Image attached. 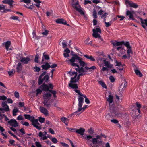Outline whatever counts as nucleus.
<instances>
[{
  "mask_svg": "<svg viewBox=\"0 0 147 147\" xmlns=\"http://www.w3.org/2000/svg\"><path fill=\"white\" fill-rule=\"evenodd\" d=\"M78 75V73H76L75 74L74 77H71V80L70 81L71 83H76L78 82V80H77V77Z\"/></svg>",
  "mask_w": 147,
  "mask_h": 147,
  "instance_id": "nucleus-22",
  "label": "nucleus"
},
{
  "mask_svg": "<svg viewBox=\"0 0 147 147\" xmlns=\"http://www.w3.org/2000/svg\"><path fill=\"white\" fill-rule=\"evenodd\" d=\"M61 120L63 122H65V121L67 120L69 121V119L65 117H62L61 118Z\"/></svg>",
  "mask_w": 147,
  "mask_h": 147,
  "instance_id": "nucleus-53",
  "label": "nucleus"
},
{
  "mask_svg": "<svg viewBox=\"0 0 147 147\" xmlns=\"http://www.w3.org/2000/svg\"><path fill=\"white\" fill-rule=\"evenodd\" d=\"M130 10L131 11L127 10L126 12V15L127 16H129V19L134 20V19L133 18V14L135 13L134 11H132L131 9Z\"/></svg>",
  "mask_w": 147,
  "mask_h": 147,
  "instance_id": "nucleus-17",
  "label": "nucleus"
},
{
  "mask_svg": "<svg viewBox=\"0 0 147 147\" xmlns=\"http://www.w3.org/2000/svg\"><path fill=\"white\" fill-rule=\"evenodd\" d=\"M55 22L57 24H62L65 25H67L68 26H69V24H67V22L63 19H58L56 20Z\"/></svg>",
  "mask_w": 147,
  "mask_h": 147,
  "instance_id": "nucleus-13",
  "label": "nucleus"
},
{
  "mask_svg": "<svg viewBox=\"0 0 147 147\" xmlns=\"http://www.w3.org/2000/svg\"><path fill=\"white\" fill-rule=\"evenodd\" d=\"M30 60V59L28 56H27L26 57H24L20 59V62L22 63L23 64H27L28 63L29 61Z\"/></svg>",
  "mask_w": 147,
  "mask_h": 147,
  "instance_id": "nucleus-16",
  "label": "nucleus"
},
{
  "mask_svg": "<svg viewBox=\"0 0 147 147\" xmlns=\"http://www.w3.org/2000/svg\"><path fill=\"white\" fill-rule=\"evenodd\" d=\"M95 32L98 33L99 32L100 34L101 33V29L98 28H96V29H95Z\"/></svg>",
  "mask_w": 147,
  "mask_h": 147,
  "instance_id": "nucleus-49",
  "label": "nucleus"
},
{
  "mask_svg": "<svg viewBox=\"0 0 147 147\" xmlns=\"http://www.w3.org/2000/svg\"><path fill=\"white\" fill-rule=\"evenodd\" d=\"M110 111L112 115H117L118 114V112L116 108L114 107L113 105L110 106Z\"/></svg>",
  "mask_w": 147,
  "mask_h": 147,
  "instance_id": "nucleus-9",
  "label": "nucleus"
},
{
  "mask_svg": "<svg viewBox=\"0 0 147 147\" xmlns=\"http://www.w3.org/2000/svg\"><path fill=\"white\" fill-rule=\"evenodd\" d=\"M8 123L11 126L15 127H18L19 125L17 121L15 119H11L8 121Z\"/></svg>",
  "mask_w": 147,
  "mask_h": 147,
  "instance_id": "nucleus-10",
  "label": "nucleus"
},
{
  "mask_svg": "<svg viewBox=\"0 0 147 147\" xmlns=\"http://www.w3.org/2000/svg\"><path fill=\"white\" fill-rule=\"evenodd\" d=\"M107 101L109 102V106H111V104L113 105L112 103L113 100V96L111 95H109L108 96V98L107 100Z\"/></svg>",
  "mask_w": 147,
  "mask_h": 147,
  "instance_id": "nucleus-23",
  "label": "nucleus"
},
{
  "mask_svg": "<svg viewBox=\"0 0 147 147\" xmlns=\"http://www.w3.org/2000/svg\"><path fill=\"white\" fill-rule=\"evenodd\" d=\"M78 106L82 107L83 103L84 102V99L81 96L78 97Z\"/></svg>",
  "mask_w": 147,
  "mask_h": 147,
  "instance_id": "nucleus-20",
  "label": "nucleus"
},
{
  "mask_svg": "<svg viewBox=\"0 0 147 147\" xmlns=\"http://www.w3.org/2000/svg\"><path fill=\"white\" fill-rule=\"evenodd\" d=\"M88 132L91 134H92L94 133V130L90 128L88 130Z\"/></svg>",
  "mask_w": 147,
  "mask_h": 147,
  "instance_id": "nucleus-52",
  "label": "nucleus"
},
{
  "mask_svg": "<svg viewBox=\"0 0 147 147\" xmlns=\"http://www.w3.org/2000/svg\"><path fill=\"white\" fill-rule=\"evenodd\" d=\"M104 142L102 140H100V141H98L97 140V144H98L99 145V147H102L103 146V147H104L103 146V144H104Z\"/></svg>",
  "mask_w": 147,
  "mask_h": 147,
  "instance_id": "nucleus-32",
  "label": "nucleus"
},
{
  "mask_svg": "<svg viewBox=\"0 0 147 147\" xmlns=\"http://www.w3.org/2000/svg\"><path fill=\"white\" fill-rule=\"evenodd\" d=\"M83 137V139L87 140V142L86 143L87 144L89 145L90 147H99V145L98 144L96 145V146L95 145V144H94V145H92V144L90 142H91L90 141L91 139H92V136L90 135H87ZM102 146V147H103Z\"/></svg>",
  "mask_w": 147,
  "mask_h": 147,
  "instance_id": "nucleus-5",
  "label": "nucleus"
},
{
  "mask_svg": "<svg viewBox=\"0 0 147 147\" xmlns=\"http://www.w3.org/2000/svg\"><path fill=\"white\" fill-rule=\"evenodd\" d=\"M99 83L101 85L102 87L104 88H106V86L105 83L102 81H99Z\"/></svg>",
  "mask_w": 147,
  "mask_h": 147,
  "instance_id": "nucleus-33",
  "label": "nucleus"
},
{
  "mask_svg": "<svg viewBox=\"0 0 147 147\" xmlns=\"http://www.w3.org/2000/svg\"><path fill=\"white\" fill-rule=\"evenodd\" d=\"M74 91L76 92L77 93L78 95L80 96H83V95L80 92V91L79 90H74Z\"/></svg>",
  "mask_w": 147,
  "mask_h": 147,
  "instance_id": "nucleus-51",
  "label": "nucleus"
},
{
  "mask_svg": "<svg viewBox=\"0 0 147 147\" xmlns=\"http://www.w3.org/2000/svg\"><path fill=\"white\" fill-rule=\"evenodd\" d=\"M51 140L52 142L55 144L57 143L58 140L55 137L51 139Z\"/></svg>",
  "mask_w": 147,
  "mask_h": 147,
  "instance_id": "nucleus-47",
  "label": "nucleus"
},
{
  "mask_svg": "<svg viewBox=\"0 0 147 147\" xmlns=\"http://www.w3.org/2000/svg\"><path fill=\"white\" fill-rule=\"evenodd\" d=\"M124 45L127 48V54L128 58H129L130 57V54L133 53L132 47L130 45L129 42L128 41L125 42Z\"/></svg>",
  "mask_w": 147,
  "mask_h": 147,
  "instance_id": "nucleus-6",
  "label": "nucleus"
},
{
  "mask_svg": "<svg viewBox=\"0 0 147 147\" xmlns=\"http://www.w3.org/2000/svg\"><path fill=\"white\" fill-rule=\"evenodd\" d=\"M113 23V22L112 21H111L108 22H105L106 27H109Z\"/></svg>",
  "mask_w": 147,
  "mask_h": 147,
  "instance_id": "nucleus-39",
  "label": "nucleus"
},
{
  "mask_svg": "<svg viewBox=\"0 0 147 147\" xmlns=\"http://www.w3.org/2000/svg\"><path fill=\"white\" fill-rule=\"evenodd\" d=\"M43 56L46 60H49L50 59L49 56L48 55L45 54V52L43 53Z\"/></svg>",
  "mask_w": 147,
  "mask_h": 147,
  "instance_id": "nucleus-46",
  "label": "nucleus"
},
{
  "mask_svg": "<svg viewBox=\"0 0 147 147\" xmlns=\"http://www.w3.org/2000/svg\"><path fill=\"white\" fill-rule=\"evenodd\" d=\"M115 63H116V66H118L120 67H123V65L122 64L121 62H118L117 60L115 61Z\"/></svg>",
  "mask_w": 147,
  "mask_h": 147,
  "instance_id": "nucleus-34",
  "label": "nucleus"
},
{
  "mask_svg": "<svg viewBox=\"0 0 147 147\" xmlns=\"http://www.w3.org/2000/svg\"><path fill=\"white\" fill-rule=\"evenodd\" d=\"M109 79L110 80V81L113 82L115 81V79L112 76H110L109 77Z\"/></svg>",
  "mask_w": 147,
  "mask_h": 147,
  "instance_id": "nucleus-50",
  "label": "nucleus"
},
{
  "mask_svg": "<svg viewBox=\"0 0 147 147\" xmlns=\"http://www.w3.org/2000/svg\"><path fill=\"white\" fill-rule=\"evenodd\" d=\"M84 57L90 59L91 61H94L95 60V59L92 56H89L87 55H84Z\"/></svg>",
  "mask_w": 147,
  "mask_h": 147,
  "instance_id": "nucleus-29",
  "label": "nucleus"
},
{
  "mask_svg": "<svg viewBox=\"0 0 147 147\" xmlns=\"http://www.w3.org/2000/svg\"><path fill=\"white\" fill-rule=\"evenodd\" d=\"M98 139H100V140H102L101 135H98L96 136V138H92L90 141L92 142L93 144H96Z\"/></svg>",
  "mask_w": 147,
  "mask_h": 147,
  "instance_id": "nucleus-14",
  "label": "nucleus"
},
{
  "mask_svg": "<svg viewBox=\"0 0 147 147\" xmlns=\"http://www.w3.org/2000/svg\"><path fill=\"white\" fill-rule=\"evenodd\" d=\"M39 57V55L38 54H36L35 55L34 59L35 62L37 63H38V59Z\"/></svg>",
  "mask_w": 147,
  "mask_h": 147,
  "instance_id": "nucleus-41",
  "label": "nucleus"
},
{
  "mask_svg": "<svg viewBox=\"0 0 147 147\" xmlns=\"http://www.w3.org/2000/svg\"><path fill=\"white\" fill-rule=\"evenodd\" d=\"M75 131L76 133L82 136L84 135V133L85 131V129L83 128H80L79 129H76Z\"/></svg>",
  "mask_w": 147,
  "mask_h": 147,
  "instance_id": "nucleus-21",
  "label": "nucleus"
},
{
  "mask_svg": "<svg viewBox=\"0 0 147 147\" xmlns=\"http://www.w3.org/2000/svg\"><path fill=\"white\" fill-rule=\"evenodd\" d=\"M11 45V42L10 41H8L3 43L2 45L3 47H4L6 50L8 51L9 50V48Z\"/></svg>",
  "mask_w": 147,
  "mask_h": 147,
  "instance_id": "nucleus-12",
  "label": "nucleus"
},
{
  "mask_svg": "<svg viewBox=\"0 0 147 147\" xmlns=\"http://www.w3.org/2000/svg\"><path fill=\"white\" fill-rule=\"evenodd\" d=\"M22 66L21 65V63H19L16 67L17 71L18 73H20L22 70Z\"/></svg>",
  "mask_w": 147,
  "mask_h": 147,
  "instance_id": "nucleus-27",
  "label": "nucleus"
},
{
  "mask_svg": "<svg viewBox=\"0 0 147 147\" xmlns=\"http://www.w3.org/2000/svg\"><path fill=\"white\" fill-rule=\"evenodd\" d=\"M95 29H93L92 30L93 33L92 34V36L94 37L95 38H101V36L98 33L95 32Z\"/></svg>",
  "mask_w": 147,
  "mask_h": 147,
  "instance_id": "nucleus-28",
  "label": "nucleus"
},
{
  "mask_svg": "<svg viewBox=\"0 0 147 147\" xmlns=\"http://www.w3.org/2000/svg\"><path fill=\"white\" fill-rule=\"evenodd\" d=\"M41 67L43 69L47 70L51 67V66L47 62L45 65H43L41 66Z\"/></svg>",
  "mask_w": 147,
  "mask_h": 147,
  "instance_id": "nucleus-25",
  "label": "nucleus"
},
{
  "mask_svg": "<svg viewBox=\"0 0 147 147\" xmlns=\"http://www.w3.org/2000/svg\"><path fill=\"white\" fill-rule=\"evenodd\" d=\"M71 65L73 66H76L77 67V68H75V70L76 71L78 72V73L87 72V71L85 70L84 68L83 67H80L79 65L77 63H71Z\"/></svg>",
  "mask_w": 147,
  "mask_h": 147,
  "instance_id": "nucleus-7",
  "label": "nucleus"
},
{
  "mask_svg": "<svg viewBox=\"0 0 147 147\" xmlns=\"http://www.w3.org/2000/svg\"><path fill=\"white\" fill-rule=\"evenodd\" d=\"M125 1L127 7L129 6L134 8H137L138 7V5L137 4L134 3L131 1L125 0Z\"/></svg>",
  "mask_w": 147,
  "mask_h": 147,
  "instance_id": "nucleus-8",
  "label": "nucleus"
},
{
  "mask_svg": "<svg viewBox=\"0 0 147 147\" xmlns=\"http://www.w3.org/2000/svg\"><path fill=\"white\" fill-rule=\"evenodd\" d=\"M24 116L25 119H28L31 121L32 125L34 127L38 130L41 129V126L38 122V119H35L33 116H31L30 115L24 114Z\"/></svg>",
  "mask_w": 147,
  "mask_h": 147,
  "instance_id": "nucleus-1",
  "label": "nucleus"
},
{
  "mask_svg": "<svg viewBox=\"0 0 147 147\" xmlns=\"http://www.w3.org/2000/svg\"><path fill=\"white\" fill-rule=\"evenodd\" d=\"M73 2L72 3V7L74 8L81 15H84V12L82 10L80 6L79 5L78 2L77 1L76 3L74 2L77 0H72Z\"/></svg>",
  "mask_w": 147,
  "mask_h": 147,
  "instance_id": "nucleus-4",
  "label": "nucleus"
},
{
  "mask_svg": "<svg viewBox=\"0 0 147 147\" xmlns=\"http://www.w3.org/2000/svg\"><path fill=\"white\" fill-rule=\"evenodd\" d=\"M14 95L15 97L16 98H18L19 97V93L17 91H15L14 92Z\"/></svg>",
  "mask_w": 147,
  "mask_h": 147,
  "instance_id": "nucleus-48",
  "label": "nucleus"
},
{
  "mask_svg": "<svg viewBox=\"0 0 147 147\" xmlns=\"http://www.w3.org/2000/svg\"><path fill=\"white\" fill-rule=\"evenodd\" d=\"M47 134V132L46 131H45L44 132L43 134L42 132L40 131V132L39 133L38 136L40 137H42L43 136H46Z\"/></svg>",
  "mask_w": 147,
  "mask_h": 147,
  "instance_id": "nucleus-40",
  "label": "nucleus"
},
{
  "mask_svg": "<svg viewBox=\"0 0 147 147\" xmlns=\"http://www.w3.org/2000/svg\"><path fill=\"white\" fill-rule=\"evenodd\" d=\"M135 72L137 75H138L140 77H141L143 75L140 71L138 70H135L134 71Z\"/></svg>",
  "mask_w": 147,
  "mask_h": 147,
  "instance_id": "nucleus-31",
  "label": "nucleus"
},
{
  "mask_svg": "<svg viewBox=\"0 0 147 147\" xmlns=\"http://www.w3.org/2000/svg\"><path fill=\"white\" fill-rule=\"evenodd\" d=\"M101 60L103 61L105 65L107 68H111L112 67L113 65L112 64H110V62L109 61L104 59L103 58H101Z\"/></svg>",
  "mask_w": 147,
  "mask_h": 147,
  "instance_id": "nucleus-15",
  "label": "nucleus"
},
{
  "mask_svg": "<svg viewBox=\"0 0 147 147\" xmlns=\"http://www.w3.org/2000/svg\"><path fill=\"white\" fill-rule=\"evenodd\" d=\"M97 12L95 9H94L93 11V16L94 19H96L97 18Z\"/></svg>",
  "mask_w": 147,
  "mask_h": 147,
  "instance_id": "nucleus-36",
  "label": "nucleus"
},
{
  "mask_svg": "<svg viewBox=\"0 0 147 147\" xmlns=\"http://www.w3.org/2000/svg\"><path fill=\"white\" fill-rule=\"evenodd\" d=\"M125 42L124 41H122L120 42H118L117 41H115L114 42L112 43V44L114 46H121L122 45L124 44Z\"/></svg>",
  "mask_w": 147,
  "mask_h": 147,
  "instance_id": "nucleus-18",
  "label": "nucleus"
},
{
  "mask_svg": "<svg viewBox=\"0 0 147 147\" xmlns=\"http://www.w3.org/2000/svg\"><path fill=\"white\" fill-rule=\"evenodd\" d=\"M7 97L4 95H3L1 96H0V100H6Z\"/></svg>",
  "mask_w": 147,
  "mask_h": 147,
  "instance_id": "nucleus-56",
  "label": "nucleus"
},
{
  "mask_svg": "<svg viewBox=\"0 0 147 147\" xmlns=\"http://www.w3.org/2000/svg\"><path fill=\"white\" fill-rule=\"evenodd\" d=\"M38 121L42 123H43L45 121V119L44 118H42L41 117H39L38 118Z\"/></svg>",
  "mask_w": 147,
  "mask_h": 147,
  "instance_id": "nucleus-43",
  "label": "nucleus"
},
{
  "mask_svg": "<svg viewBox=\"0 0 147 147\" xmlns=\"http://www.w3.org/2000/svg\"><path fill=\"white\" fill-rule=\"evenodd\" d=\"M111 121V122L115 124L118 123L119 122V121L116 119H112Z\"/></svg>",
  "mask_w": 147,
  "mask_h": 147,
  "instance_id": "nucleus-64",
  "label": "nucleus"
},
{
  "mask_svg": "<svg viewBox=\"0 0 147 147\" xmlns=\"http://www.w3.org/2000/svg\"><path fill=\"white\" fill-rule=\"evenodd\" d=\"M19 19V17L17 16H13L10 18V19L13 20H18Z\"/></svg>",
  "mask_w": 147,
  "mask_h": 147,
  "instance_id": "nucleus-62",
  "label": "nucleus"
},
{
  "mask_svg": "<svg viewBox=\"0 0 147 147\" xmlns=\"http://www.w3.org/2000/svg\"><path fill=\"white\" fill-rule=\"evenodd\" d=\"M73 83H71L69 84V86L72 89H74L75 90L78 88V86L76 84H73Z\"/></svg>",
  "mask_w": 147,
  "mask_h": 147,
  "instance_id": "nucleus-26",
  "label": "nucleus"
},
{
  "mask_svg": "<svg viewBox=\"0 0 147 147\" xmlns=\"http://www.w3.org/2000/svg\"><path fill=\"white\" fill-rule=\"evenodd\" d=\"M23 2L26 3L28 4L30 3V0H22L20 2Z\"/></svg>",
  "mask_w": 147,
  "mask_h": 147,
  "instance_id": "nucleus-59",
  "label": "nucleus"
},
{
  "mask_svg": "<svg viewBox=\"0 0 147 147\" xmlns=\"http://www.w3.org/2000/svg\"><path fill=\"white\" fill-rule=\"evenodd\" d=\"M3 13H7L8 12H12V11L10 9H5V8H4V9H3Z\"/></svg>",
  "mask_w": 147,
  "mask_h": 147,
  "instance_id": "nucleus-61",
  "label": "nucleus"
},
{
  "mask_svg": "<svg viewBox=\"0 0 147 147\" xmlns=\"http://www.w3.org/2000/svg\"><path fill=\"white\" fill-rule=\"evenodd\" d=\"M18 111V109L17 108H15L13 110V116H16L17 114L16 113Z\"/></svg>",
  "mask_w": 147,
  "mask_h": 147,
  "instance_id": "nucleus-35",
  "label": "nucleus"
},
{
  "mask_svg": "<svg viewBox=\"0 0 147 147\" xmlns=\"http://www.w3.org/2000/svg\"><path fill=\"white\" fill-rule=\"evenodd\" d=\"M16 119L18 120H22L24 119V118L22 115H20L18 116Z\"/></svg>",
  "mask_w": 147,
  "mask_h": 147,
  "instance_id": "nucleus-57",
  "label": "nucleus"
},
{
  "mask_svg": "<svg viewBox=\"0 0 147 147\" xmlns=\"http://www.w3.org/2000/svg\"><path fill=\"white\" fill-rule=\"evenodd\" d=\"M42 90H40V89H38L36 90V94H41L42 92Z\"/></svg>",
  "mask_w": 147,
  "mask_h": 147,
  "instance_id": "nucleus-55",
  "label": "nucleus"
},
{
  "mask_svg": "<svg viewBox=\"0 0 147 147\" xmlns=\"http://www.w3.org/2000/svg\"><path fill=\"white\" fill-rule=\"evenodd\" d=\"M140 19L141 20V23L142 24V26L144 29H146V27L144 24H145V25L147 26V19L143 20L141 18Z\"/></svg>",
  "mask_w": 147,
  "mask_h": 147,
  "instance_id": "nucleus-24",
  "label": "nucleus"
},
{
  "mask_svg": "<svg viewBox=\"0 0 147 147\" xmlns=\"http://www.w3.org/2000/svg\"><path fill=\"white\" fill-rule=\"evenodd\" d=\"M87 106L86 105H84L82 108V107H79L78 110V111L80 112L82 111V112H83L85 110V109L87 108Z\"/></svg>",
  "mask_w": 147,
  "mask_h": 147,
  "instance_id": "nucleus-30",
  "label": "nucleus"
},
{
  "mask_svg": "<svg viewBox=\"0 0 147 147\" xmlns=\"http://www.w3.org/2000/svg\"><path fill=\"white\" fill-rule=\"evenodd\" d=\"M34 69H35V72H39L41 70L40 68L36 66L34 67Z\"/></svg>",
  "mask_w": 147,
  "mask_h": 147,
  "instance_id": "nucleus-44",
  "label": "nucleus"
},
{
  "mask_svg": "<svg viewBox=\"0 0 147 147\" xmlns=\"http://www.w3.org/2000/svg\"><path fill=\"white\" fill-rule=\"evenodd\" d=\"M72 56L71 58L69 59V61L71 63H75L74 62H78L80 66L82 67H84L85 65V63L84 61L81 60V58L80 57L76 54H71Z\"/></svg>",
  "mask_w": 147,
  "mask_h": 147,
  "instance_id": "nucleus-2",
  "label": "nucleus"
},
{
  "mask_svg": "<svg viewBox=\"0 0 147 147\" xmlns=\"http://www.w3.org/2000/svg\"><path fill=\"white\" fill-rule=\"evenodd\" d=\"M47 72L46 71H44L39 76L38 80V85H41L43 83L44 81L45 82H47L49 78V76L48 75H45Z\"/></svg>",
  "mask_w": 147,
  "mask_h": 147,
  "instance_id": "nucleus-3",
  "label": "nucleus"
},
{
  "mask_svg": "<svg viewBox=\"0 0 147 147\" xmlns=\"http://www.w3.org/2000/svg\"><path fill=\"white\" fill-rule=\"evenodd\" d=\"M7 4H8L10 6H12V4L14 2L13 0H7Z\"/></svg>",
  "mask_w": 147,
  "mask_h": 147,
  "instance_id": "nucleus-45",
  "label": "nucleus"
},
{
  "mask_svg": "<svg viewBox=\"0 0 147 147\" xmlns=\"http://www.w3.org/2000/svg\"><path fill=\"white\" fill-rule=\"evenodd\" d=\"M117 17H118L119 18H120V21L122 20L125 18V17L123 16H120L118 15L117 16Z\"/></svg>",
  "mask_w": 147,
  "mask_h": 147,
  "instance_id": "nucleus-60",
  "label": "nucleus"
},
{
  "mask_svg": "<svg viewBox=\"0 0 147 147\" xmlns=\"http://www.w3.org/2000/svg\"><path fill=\"white\" fill-rule=\"evenodd\" d=\"M48 100H45L43 102V104L45 106L47 107L48 108H49L50 107V104L48 103Z\"/></svg>",
  "mask_w": 147,
  "mask_h": 147,
  "instance_id": "nucleus-37",
  "label": "nucleus"
},
{
  "mask_svg": "<svg viewBox=\"0 0 147 147\" xmlns=\"http://www.w3.org/2000/svg\"><path fill=\"white\" fill-rule=\"evenodd\" d=\"M7 102L6 101H3L2 102L1 106L5 108V107H9L7 104Z\"/></svg>",
  "mask_w": 147,
  "mask_h": 147,
  "instance_id": "nucleus-42",
  "label": "nucleus"
},
{
  "mask_svg": "<svg viewBox=\"0 0 147 147\" xmlns=\"http://www.w3.org/2000/svg\"><path fill=\"white\" fill-rule=\"evenodd\" d=\"M42 84L40 86V88L42 91H49V87L46 84L45 82L42 83Z\"/></svg>",
  "mask_w": 147,
  "mask_h": 147,
  "instance_id": "nucleus-11",
  "label": "nucleus"
},
{
  "mask_svg": "<svg viewBox=\"0 0 147 147\" xmlns=\"http://www.w3.org/2000/svg\"><path fill=\"white\" fill-rule=\"evenodd\" d=\"M96 69V67L95 66H93L89 68V69H90V71H94Z\"/></svg>",
  "mask_w": 147,
  "mask_h": 147,
  "instance_id": "nucleus-58",
  "label": "nucleus"
},
{
  "mask_svg": "<svg viewBox=\"0 0 147 147\" xmlns=\"http://www.w3.org/2000/svg\"><path fill=\"white\" fill-rule=\"evenodd\" d=\"M0 111H9V107H5L4 108H0Z\"/></svg>",
  "mask_w": 147,
  "mask_h": 147,
  "instance_id": "nucleus-38",
  "label": "nucleus"
},
{
  "mask_svg": "<svg viewBox=\"0 0 147 147\" xmlns=\"http://www.w3.org/2000/svg\"><path fill=\"white\" fill-rule=\"evenodd\" d=\"M40 111L43 113L45 115L47 116L49 115V113L47 110L43 107H40Z\"/></svg>",
  "mask_w": 147,
  "mask_h": 147,
  "instance_id": "nucleus-19",
  "label": "nucleus"
},
{
  "mask_svg": "<svg viewBox=\"0 0 147 147\" xmlns=\"http://www.w3.org/2000/svg\"><path fill=\"white\" fill-rule=\"evenodd\" d=\"M35 144L37 147H42V145L39 142L36 141Z\"/></svg>",
  "mask_w": 147,
  "mask_h": 147,
  "instance_id": "nucleus-54",
  "label": "nucleus"
},
{
  "mask_svg": "<svg viewBox=\"0 0 147 147\" xmlns=\"http://www.w3.org/2000/svg\"><path fill=\"white\" fill-rule=\"evenodd\" d=\"M45 96L46 97L50 98L51 96V95L48 92L46 93Z\"/></svg>",
  "mask_w": 147,
  "mask_h": 147,
  "instance_id": "nucleus-63",
  "label": "nucleus"
}]
</instances>
